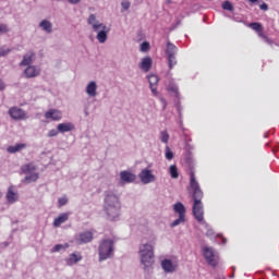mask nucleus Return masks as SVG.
Wrapping results in <instances>:
<instances>
[{
  "label": "nucleus",
  "instance_id": "obj_1",
  "mask_svg": "<svg viewBox=\"0 0 279 279\" xmlns=\"http://www.w3.org/2000/svg\"><path fill=\"white\" fill-rule=\"evenodd\" d=\"M104 211L109 221H117L121 215V201L119 199V195L112 190H107L104 192Z\"/></svg>",
  "mask_w": 279,
  "mask_h": 279
},
{
  "label": "nucleus",
  "instance_id": "obj_2",
  "mask_svg": "<svg viewBox=\"0 0 279 279\" xmlns=\"http://www.w3.org/2000/svg\"><path fill=\"white\" fill-rule=\"evenodd\" d=\"M190 189L192 191V197L194 199L192 213L196 221L198 223H204V203H202V199H204V191H202V187L199 186V182L195 181V179L192 178V185H190Z\"/></svg>",
  "mask_w": 279,
  "mask_h": 279
},
{
  "label": "nucleus",
  "instance_id": "obj_3",
  "mask_svg": "<svg viewBox=\"0 0 279 279\" xmlns=\"http://www.w3.org/2000/svg\"><path fill=\"white\" fill-rule=\"evenodd\" d=\"M141 263L144 271H149L154 265V246L149 243L140 246Z\"/></svg>",
  "mask_w": 279,
  "mask_h": 279
},
{
  "label": "nucleus",
  "instance_id": "obj_4",
  "mask_svg": "<svg viewBox=\"0 0 279 279\" xmlns=\"http://www.w3.org/2000/svg\"><path fill=\"white\" fill-rule=\"evenodd\" d=\"M98 260L99 263H104V260H108V258H112L114 256V240L112 239H104L100 241L98 246Z\"/></svg>",
  "mask_w": 279,
  "mask_h": 279
},
{
  "label": "nucleus",
  "instance_id": "obj_5",
  "mask_svg": "<svg viewBox=\"0 0 279 279\" xmlns=\"http://www.w3.org/2000/svg\"><path fill=\"white\" fill-rule=\"evenodd\" d=\"M165 53L167 56L168 66L171 71L173 69V66H175V64H178V58H175V56H178V47L173 43L168 40L166 44Z\"/></svg>",
  "mask_w": 279,
  "mask_h": 279
},
{
  "label": "nucleus",
  "instance_id": "obj_6",
  "mask_svg": "<svg viewBox=\"0 0 279 279\" xmlns=\"http://www.w3.org/2000/svg\"><path fill=\"white\" fill-rule=\"evenodd\" d=\"M94 32L97 33V40L100 43V45H104L106 40H108V34H110V28L106 26V24H100V25H94Z\"/></svg>",
  "mask_w": 279,
  "mask_h": 279
},
{
  "label": "nucleus",
  "instance_id": "obj_7",
  "mask_svg": "<svg viewBox=\"0 0 279 279\" xmlns=\"http://www.w3.org/2000/svg\"><path fill=\"white\" fill-rule=\"evenodd\" d=\"M185 165L190 171V186H192V182L194 179V182H197V179H195V157L192 155H184Z\"/></svg>",
  "mask_w": 279,
  "mask_h": 279
},
{
  "label": "nucleus",
  "instance_id": "obj_8",
  "mask_svg": "<svg viewBox=\"0 0 279 279\" xmlns=\"http://www.w3.org/2000/svg\"><path fill=\"white\" fill-rule=\"evenodd\" d=\"M201 223L202 226H204V228H206V236H208V239H210L211 241H217V239H221V245H226L228 243V239L223 238L221 233L215 235V230H213V227H210V225H208L206 220Z\"/></svg>",
  "mask_w": 279,
  "mask_h": 279
},
{
  "label": "nucleus",
  "instance_id": "obj_9",
  "mask_svg": "<svg viewBox=\"0 0 279 279\" xmlns=\"http://www.w3.org/2000/svg\"><path fill=\"white\" fill-rule=\"evenodd\" d=\"M136 182V174L129 170H123L120 172V185L125 186V184H134Z\"/></svg>",
  "mask_w": 279,
  "mask_h": 279
},
{
  "label": "nucleus",
  "instance_id": "obj_10",
  "mask_svg": "<svg viewBox=\"0 0 279 279\" xmlns=\"http://www.w3.org/2000/svg\"><path fill=\"white\" fill-rule=\"evenodd\" d=\"M203 256L211 267H217V259H215V250L213 247H203Z\"/></svg>",
  "mask_w": 279,
  "mask_h": 279
},
{
  "label": "nucleus",
  "instance_id": "obj_11",
  "mask_svg": "<svg viewBox=\"0 0 279 279\" xmlns=\"http://www.w3.org/2000/svg\"><path fill=\"white\" fill-rule=\"evenodd\" d=\"M9 114L13 121H23L26 119L27 113L25 110L19 108V107H11L9 109Z\"/></svg>",
  "mask_w": 279,
  "mask_h": 279
},
{
  "label": "nucleus",
  "instance_id": "obj_12",
  "mask_svg": "<svg viewBox=\"0 0 279 279\" xmlns=\"http://www.w3.org/2000/svg\"><path fill=\"white\" fill-rule=\"evenodd\" d=\"M138 178L143 184H151V182L156 181V175H154V173H151V170H149L148 168L143 169L140 172Z\"/></svg>",
  "mask_w": 279,
  "mask_h": 279
},
{
  "label": "nucleus",
  "instance_id": "obj_13",
  "mask_svg": "<svg viewBox=\"0 0 279 279\" xmlns=\"http://www.w3.org/2000/svg\"><path fill=\"white\" fill-rule=\"evenodd\" d=\"M161 269L165 274H174L178 270V264L169 258H165L161 260Z\"/></svg>",
  "mask_w": 279,
  "mask_h": 279
},
{
  "label": "nucleus",
  "instance_id": "obj_14",
  "mask_svg": "<svg viewBox=\"0 0 279 279\" xmlns=\"http://www.w3.org/2000/svg\"><path fill=\"white\" fill-rule=\"evenodd\" d=\"M93 241V232L84 231L76 236V243L84 245V243H90Z\"/></svg>",
  "mask_w": 279,
  "mask_h": 279
},
{
  "label": "nucleus",
  "instance_id": "obj_15",
  "mask_svg": "<svg viewBox=\"0 0 279 279\" xmlns=\"http://www.w3.org/2000/svg\"><path fill=\"white\" fill-rule=\"evenodd\" d=\"M57 130L60 134H66V132H73L75 130V124L73 122L59 123Z\"/></svg>",
  "mask_w": 279,
  "mask_h": 279
},
{
  "label": "nucleus",
  "instance_id": "obj_16",
  "mask_svg": "<svg viewBox=\"0 0 279 279\" xmlns=\"http://www.w3.org/2000/svg\"><path fill=\"white\" fill-rule=\"evenodd\" d=\"M167 89L169 93H172L177 99H180V89L178 87V84H175V81L173 78H170L167 84Z\"/></svg>",
  "mask_w": 279,
  "mask_h": 279
},
{
  "label": "nucleus",
  "instance_id": "obj_17",
  "mask_svg": "<svg viewBox=\"0 0 279 279\" xmlns=\"http://www.w3.org/2000/svg\"><path fill=\"white\" fill-rule=\"evenodd\" d=\"M24 75L28 78L38 77V75H40V69L36 68V65H28L24 70Z\"/></svg>",
  "mask_w": 279,
  "mask_h": 279
},
{
  "label": "nucleus",
  "instance_id": "obj_18",
  "mask_svg": "<svg viewBox=\"0 0 279 279\" xmlns=\"http://www.w3.org/2000/svg\"><path fill=\"white\" fill-rule=\"evenodd\" d=\"M46 119H51V121H60L62 119V111L57 109H49L45 113Z\"/></svg>",
  "mask_w": 279,
  "mask_h": 279
},
{
  "label": "nucleus",
  "instance_id": "obj_19",
  "mask_svg": "<svg viewBox=\"0 0 279 279\" xmlns=\"http://www.w3.org/2000/svg\"><path fill=\"white\" fill-rule=\"evenodd\" d=\"M151 64H154L151 57H145L140 63V69L144 71V73H149V71L151 70Z\"/></svg>",
  "mask_w": 279,
  "mask_h": 279
},
{
  "label": "nucleus",
  "instance_id": "obj_20",
  "mask_svg": "<svg viewBox=\"0 0 279 279\" xmlns=\"http://www.w3.org/2000/svg\"><path fill=\"white\" fill-rule=\"evenodd\" d=\"M5 197L8 204H15V202H19V194L14 192V187L12 186L8 189Z\"/></svg>",
  "mask_w": 279,
  "mask_h": 279
},
{
  "label": "nucleus",
  "instance_id": "obj_21",
  "mask_svg": "<svg viewBox=\"0 0 279 279\" xmlns=\"http://www.w3.org/2000/svg\"><path fill=\"white\" fill-rule=\"evenodd\" d=\"M85 93H87L88 97H97V82L90 81L86 86Z\"/></svg>",
  "mask_w": 279,
  "mask_h": 279
},
{
  "label": "nucleus",
  "instance_id": "obj_22",
  "mask_svg": "<svg viewBox=\"0 0 279 279\" xmlns=\"http://www.w3.org/2000/svg\"><path fill=\"white\" fill-rule=\"evenodd\" d=\"M66 221H69V214L63 213V214L59 215L57 218H54L53 227L60 228V226H62V223H66Z\"/></svg>",
  "mask_w": 279,
  "mask_h": 279
},
{
  "label": "nucleus",
  "instance_id": "obj_23",
  "mask_svg": "<svg viewBox=\"0 0 279 279\" xmlns=\"http://www.w3.org/2000/svg\"><path fill=\"white\" fill-rule=\"evenodd\" d=\"M40 29L45 32L46 34H51L53 32V24L49 20H43L39 23Z\"/></svg>",
  "mask_w": 279,
  "mask_h": 279
},
{
  "label": "nucleus",
  "instance_id": "obj_24",
  "mask_svg": "<svg viewBox=\"0 0 279 279\" xmlns=\"http://www.w3.org/2000/svg\"><path fill=\"white\" fill-rule=\"evenodd\" d=\"M173 211L179 215V217H186V207L180 202L173 205Z\"/></svg>",
  "mask_w": 279,
  "mask_h": 279
},
{
  "label": "nucleus",
  "instance_id": "obj_25",
  "mask_svg": "<svg viewBox=\"0 0 279 279\" xmlns=\"http://www.w3.org/2000/svg\"><path fill=\"white\" fill-rule=\"evenodd\" d=\"M38 178H39L38 172H31V173L25 175L23 182L25 184H32V182H37Z\"/></svg>",
  "mask_w": 279,
  "mask_h": 279
},
{
  "label": "nucleus",
  "instance_id": "obj_26",
  "mask_svg": "<svg viewBox=\"0 0 279 279\" xmlns=\"http://www.w3.org/2000/svg\"><path fill=\"white\" fill-rule=\"evenodd\" d=\"M25 147H27L26 144H15V145H11L7 148L8 154H16L19 151H21V149H25Z\"/></svg>",
  "mask_w": 279,
  "mask_h": 279
},
{
  "label": "nucleus",
  "instance_id": "obj_27",
  "mask_svg": "<svg viewBox=\"0 0 279 279\" xmlns=\"http://www.w3.org/2000/svg\"><path fill=\"white\" fill-rule=\"evenodd\" d=\"M22 173L25 175L36 172V166L34 163H26L21 167Z\"/></svg>",
  "mask_w": 279,
  "mask_h": 279
},
{
  "label": "nucleus",
  "instance_id": "obj_28",
  "mask_svg": "<svg viewBox=\"0 0 279 279\" xmlns=\"http://www.w3.org/2000/svg\"><path fill=\"white\" fill-rule=\"evenodd\" d=\"M33 60H34V53L33 52L26 53L23 57V60L21 61L20 65L21 66H29V64H32Z\"/></svg>",
  "mask_w": 279,
  "mask_h": 279
},
{
  "label": "nucleus",
  "instance_id": "obj_29",
  "mask_svg": "<svg viewBox=\"0 0 279 279\" xmlns=\"http://www.w3.org/2000/svg\"><path fill=\"white\" fill-rule=\"evenodd\" d=\"M82 260V255H77L75 253L70 254L69 258L66 259V265H75Z\"/></svg>",
  "mask_w": 279,
  "mask_h": 279
},
{
  "label": "nucleus",
  "instance_id": "obj_30",
  "mask_svg": "<svg viewBox=\"0 0 279 279\" xmlns=\"http://www.w3.org/2000/svg\"><path fill=\"white\" fill-rule=\"evenodd\" d=\"M169 173H170V178H172V180H178V178H180V172H178V166H175V165H171L169 167Z\"/></svg>",
  "mask_w": 279,
  "mask_h": 279
},
{
  "label": "nucleus",
  "instance_id": "obj_31",
  "mask_svg": "<svg viewBox=\"0 0 279 279\" xmlns=\"http://www.w3.org/2000/svg\"><path fill=\"white\" fill-rule=\"evenodd\" d=\"M70 245L69 243H64V244H57L51 248L52 253L56 252H64L65 250H69Z\"/></svg>",
  "mask_w": 279,
  "mask_h": 279
},
{
  "label": "nucleus",
  "instance_id": "obj_32",
  "mask_svg": "<svg viewBox=\"0 0 279 279\" xmlns=\"http://www.w3.org/2000/svg\"><path fill=\"white\" fill-rule=\"evenodd\" d=\"M169 132H167V130L161 131L159 133V140L161 141V143H163L165 145H167V143H169Z\"/></svg>",
  "mask_w": 279,
  "mask_h": 279
},
{
  "label": "nucleus",
  "instance_id": "obj_33",
  "mask_svg": "<svg viewBox=\"0 0 279 279\" xmlns=\"http://www.w3.org/2000/svg\"><path fill=\"white\" fill-rule=\"evenodd\" d=\"M191 138L185 143V146H184V151L185 154L184 155H193V150L195 149V146H193L191 144Z\"/></svg>",
  "mask_w": 279,
  "mask_h": 279
},
{
  "label": "nucleus",
  "instance_id": "obj_34",
  "mask_svg": "<svg viewBox=\"0 0 279 279\" xmlns=\"http://www.w3.org/2000/svg\"><path fill=\"white\" fill-rule=\"evenodd\" d=\"M88 25H92L93 29L95 31V25H100L101 23H99L97 21V16L95 14H90L88 20H87Z\"/></svg>",
  "mask_w": 279,
  "mask_h": 279
},
{
  "label": "nucleus",
  "instance_id": "obj_35",
  "mask_svg": "<svg viewBox=\"0 0 279 279\" xmlns=\"http://www.w3.org/2000/svg\"><path fill=\"white\" fill-rule=\"evenodd\" d=\"M222 10H227L228 12H234V5L230 0H226L222 2Z\"/></svg>",
  "mask_w": 279,
  "mask_h": 279
},
{
  "label": "nucleus",
  "instance_id": "obj_36",
  "mask_svg": "<svg viewBox=\"0 0 279 279\" xmlns=\"http://www.w3.org/2000/svg\"><path fill=\"white\" fill-rule=\"evenodd\" d=\"M185 221H186V217L179 216L178 219H175L174 221L171 222L170 227L175 228V227L180 226V223H184Z\"/></svg>",
  "mask_w": 279,
  "mask_h": 279
},
{
  "label": "nucleus",
  "instance_id": "obj_37",
  "mask_svg": "<svg viewBox=\"0 0 279 279\" xmlns=\"http://www.w3.org/2000/svg\"><path fill=\"white\" fill-rule=\"evenodd\" d=\"M149 86H156L158 82H160V78H158V75L151 74L148 76Z\"/></svg>",
  "mask_w": 279,
  "mask_h": 279
},
{
  "label": "nucleus",
  "instance_id": "obj_38",
  "mask_svg": "<svg viewBox=\"0 0 279 279\" xmlns=\"http://www.w3.org/2000/svg\"><path fill=\"white\" fill-rule=\"evenodd\" d=\"M10 53H12V49L7 46L0 47V58H5V56H9Z\"/></svg>",
  "mask_w": 279,
  "mask_h": 279
},
{
  "label": "nucleus",
  "instance_id": "obj_39",
  "mask_svg": "<svg viewBox=\"0 0 279 279\" xmlns=\"http://www.w3.org/2000/svg\"><path fill=\"white\" fill-rule=\"evenodd\" d=\"M250 28L254 29V32H263V25L258 22L251 23Z\"/></svg>",
  "mask_w": 279,
  "mask_h": 279
},
{
  "label": "nucleus",
  "instance_id": "obj_40",
  "mask_svg": "<svg viewBox=\"0 0 279 279\" xmlns=\"http://www.w3.org/2000/svg\"><path fill=\"white\" fill-rule=\"evenodd\" d=\"M174 154L171 151V148L169 146H166L165 148V158L166 160H171L172 158H174Z\"/></svg>",
  "mask_w": 279,
  "mask_h": 279
},
{
  "label": "nucleus",
  "instance_id": "obj_41",
  "mask_svg": "<svg viewBox=\"0 0 279 279\" xmlns=\"http://www.w3.org/2000/svg\"><path fill=\"white\" fill-rule=\"evenodd\" d=\"M132 5V3H130V1L125 0L121 2V8H122V12H125L128 10H130V7Z\"/></svg>",
  "mask_w": 279,
  "mask_h": 279
},
{
  "label": "nucleus",
  "instance_id": "obj_42",
  "mask_svg": "<svg viewBox=\"0 0 279 279\" xmlns=\"http://www.w3.org/2000/svg\"><path fill=\"white\" fill-rule=\"evenodd\" d=\"M59 133H60V131H58V129H52L48 132L47 136H48V138H53V137L58 136Z\"/></svg>",
  "mask_w": 279,
  "mask_h": 279
},
{
  "label": "nucleus",
  "instance_id": "obj_43",
  "mask_svg": "<svg viewBox=\"0 0 279 279\" xmlns=\"http://www.w3.org/2000/svg\"><path fill=\"white\" fill-rule=\"evenodd\" d=\"M66 204H69V198H66L65 196L60 197V198L58 199V205H59L60 207L66 206Z\"/></svg>",
  "mask_w": 279,
  "mask_h": 279
},
{
  "label": "nucleus",
  "instance_id": "obj_44",
  "mask_svg": "<svg viewBox=\"0 0 279 279\" xmlns=\"http://www.w3.org/2000/svg\"><path fill=\"white\" fill-rule=\"evenodd\" d=\"M148 49H149V41H144L141 44V51H143V53L147 52Z\"/></svg>",
  "mask_w": 279,
  "mask_h": 279
},
{
  "label": "nucleus",
  "instance_id": "obj_45",
  "mask_svg": "<svg viewBox=\"0 0 279 279\" xmlns=\"http://www.w3.org/2000/svg\"><path fill=\"white\" fill-rule=\"evenodd\" d=\"M10 28H8V24H0V34H8Z\"/></svg>",
  "mask_w": 279,
  "mask_h": 279
},
{
  "label": "nucleus",
  "instance_id": "obj_46",
  "mask_svg": "<svg viewBox=\"0 0 279 279\" xmlns=\"http://www.w3.org/2000/svg\"><path fill=\"white\" fill-rule=\"evenodd\" d=\"M159 101L162 105V110H167V99L159 97Z\"/></svg>",
  "mask_w": 279,
  "mask_h": 279
},
{
  "label": "nucleus",
  "instance_id": "obj_47",
  "mask_svg": "<svg viewBox=\"0 0 279 279\" xmlns=\"http://www.w3.org/2000/svg\"><path fill=\"white\" fill-rule=\"evenodd\" d=\"M149 88H150L153 95L155 97H158V89L156 88V85H150Z\"/></svg>",
  "mask_w": 279,
  "mask_h": 279
},
{
  "label": "nucleus",
  "instance_id": "obj_48",
  "mask_svg": "<svg viewBox=\"0 0 279 279\" xmlns=\"http://www.w3.org/2000/svg\"><path fill=\"white\" fill-rule=\"evenodd\" d=\"M259 10H263L264 12H267V10H269V5H267V3L263 2L260 5H259Z\"/></svg>",
  "mask_w": 279,
  "mask_h": 279
},
{
  "label": "nucleus",
  "instance_id": "obj_49",
  "mask_svg": "<svg viewBox=\"0 0 279 279\" xmlns=\"http://www.w3.org/2000/svg\"><path fill=\"white\" fill-rule=\"evenodd\" d=\"M177 110H178V112H179L180 119H182V106H181V105H178V106H177Z\"/></svg>",
  "mask_w": 279,
  "mask_h": 279
},
{
  "label": "nucleus",
  "instance_id": "obj_50",
  "mask_svg": "<svg viewBox=\"0 0 279 279\" xmlns=\"http://www.w3.org/2000/svg\"><path fill=\"white\" fill-rule=\"evenodd\" d=\"M69 3H71L72 5H77V3H80V1L82 0H66Z\"/></svg>",
  "mask_w": 279,
  "mask_h": 279
},
{
  "label": "nucleus",
  "instance_id": "obj_51",
  "mask_svg": "<svg viewBox=\"0 0 279 279\" xmlns=\"http://www.w3.org/2000/svg\"><path fill=\"white\" fill-rule=\"evenodd\" d=\"M5 88V85L3 84V81L0 80V90H3Z\"/></svg>",
  "mask_w": 279,
  "mask_h": 279
},
{
  "label": "nucleus",
  "instance_id": "obj_52",
  "mask_svg": "<svg viewBox=\"0 0 279 279\" xmlns=\"http://www.w3.org/2000/svg\"><path fill=\"white\" fill-rule=\"evenodd\" d=\"M276 151H279V146L272 148V154H276Z\"/></svg>",
  "mask_w": 279,
  "mask_h": 279
},
{
  "label": "nucleus",
  "instance_id": "obj_53",
  "mask_svg": "<svg viewBox=\"0 0 279 279\" xmlns=\"http://www.w3.org/2000/svg\"><path fill=\"white\" fill-rule=\"evenodd\" d=\"M84 114H85V117H88V114H89V113H88V109H85V110H84Z\"/></svg>",
  "mask_w": 279,
  "mask_h": 279
},
{
  "label": "nucleus",
  "instance_id": "obj_54",
  "mask_svg": "<svg viewBox=\"0 0 279 279\" xmlns=\"http://www.w3.org/2000/svg\"><path fill=\"white\" fill-rule=\"evenodd\" d=\"M269 137V132H266L265 134H264V138H268Z\"/></svg>",
  "mask_w": 279,
  "mask_h": 279
},
{
  "label": "nucleus",
  "instance_id": "obj_55",
  "mask_svg": "<svg viewBox=\"0 0 279 279\" xmlns=\"http://www.w3.org/2000/svg\"><path fill=\"white\" fill-rule=\"evenodd\" d=\"M250 3H258V0H248Z\"/></svg>",
  "mask_w": 279,
  "mask_h": 279
},
{
  "label": "nucleus",
  "instance_id": "obj_56",
  "mask_svg": "<svg viewBox=\"0 0 279 279\" xmlns=\"http://www.w3.org/2000/svg\"><path fill=\"white\" fill-rule=\"evenodd\" d=\"M9 243L8 242H4V246L8 247Z\"/></svg>",
  "mask_w": 279,
  "mask_h": 279
},
{
  "label": "nucleus",
  "instance_id": "obj_57",
  "mask_svg": "<svg viewBox=\"0 0 279 279\" xmlns=\"http://www.w3.org/2000/svg\"><path fill=\"white\" fill-rule=\"evenodd\" d=\"M167 3H171V0H167Z\"/></svg>",
  "mask_w": 279,
  "mask_h": 279
},
{
  "label": "nucleus",
  "instance_id": "obj_58",
  "mask_svg": "<svg viewBox=\"0 0 279 279\" xmlns=\"http://www.w3.org/2000/svg\"><path fill=\"white\" fill-rule=\"evenodd\" d=\"M219 238H216V240L215 241H217ZM218 243H219V241H217Z\"/></svg>",
  "mask_w": 279,
  "mask_h": 279
},
{
  "label": "nucleus",
  "instance_id": "obj_59",
  "mask_svg": "<svg viewBox=\"0 0 279 279\" xmlns=\"http://www.w3.org/2000/svg\"><path fill=\"white\" fill-rule=\"evenodd\" d=\"M230 278H234V275H231V277Z\"/></svg>",
  "mask_w": 279,
  "mask_h": 279
},
{
  "label": "nucleus",
  "instance_id": "obj_60",
  "mask_svg": "<svg viewBox=\"0 0 279 279\" xmlns=\"http://www.w3.org/2000/svg\"><path fill=\"white\" fill-rule=\"evenodd\" d=\"M180 124L182 125V120L180 121Z\"/></svg>",
  "mask_w": 279,
  "mask_h": 279
}]
</instances>
